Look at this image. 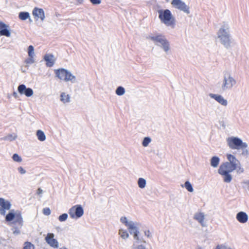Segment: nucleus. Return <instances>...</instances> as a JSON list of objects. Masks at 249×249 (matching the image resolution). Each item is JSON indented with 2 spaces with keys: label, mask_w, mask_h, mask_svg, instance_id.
Masks as SVG:
<instances>
[{
  "label": "nucleus",
  "mask_w": 249,
  "mask_h": 249,
  "mask_svg": "<svg viewBox=\"0 0 249 249\" xmlns=\"http://www.w3.org/2000/svg\"><path fill=\"white\" fill-rule=\"evenodd\" d=\"M5 220L8 222H11L13 233H20V229L23 226V221L20 211H17L15 212L14 210H11L5 217Z\"/></svg>",
  "instance_id": "f257e3e1"
},
{
  "label": "nucleus",
  "mask_w": 249,
  "mask_h": 249,
  "mask_svg": "<svg viewBox=\"0 0 249 249\" xmlns=\"http://www.w3.org/2000/svg\"><path fill=\"white\" fill-rule=\"evenodd\" d=\"M120 221L127 227L130 233H140V228L143 229L141 231L143 232L144 233H150L149 230L143 226L140 223L131 220L129 221L125 216L121 217Z\"/></svg>",
  "instance_id": "f03ea898"
},
{
  "label": "nucleus",
  "mask_w": 249,
  "mask_h": 249,
  "mask_svg": "<svg viewBox=\"0 0 249 249\" xmlns=\"http://www.w3.org/2000/svg\"><path fill=\"white\" fill-rule=\"evenodd\" d=\"M146 38L152 41L156 45L160 47L166 53L170 49V42L162 34H150L146 36Z\"/></svg>",
  "instance_id": "7ed1b4c3"
},
{
  "label": "nucleus",
  "mask_w": 249,
  "mask_h": 249,
  "mask_svg": "<svg viewBox=\"0 0 249 249\" xmlns=\"http://www.w3.org/2000/svg\"><path fill=\"white\" fill-rule=\"evenodd\" d=\"M229 29V25L226 23H224L217 33L218 37L220 39L221 44L226 49H229L231 47V44Z\"/></svg>",
  "instance_id": "20e7f679"
},
{
  "label": "nucleus",
  "mask_w": 249,
  "mask_h": 249,
  "mask_svg": "<svg viewBox=\"0 0 249 249\" xmlns=\"http://www.w3.org/2000/svg\"><path fill=\"white\" fill-rule=\"evenodd\" d=\"M158 12L159 13V18L161 22L167 26H170L172 28H175L176 20L169 10H159L158 11Z\"/></svg>",
  "instance_id": "39448f33"
},
{
  "label": "nucleus",
  "mask_w": 249,
  "mask_h": 249,
  "mask_svg": "<svg viewBox=\"0 0 249 249\" xmlns=\"http://www.w3.org/2000/svg\"><path fill=\"white\" fill-rule=\"evenodd\" d=\"M54 72L56 76L60 80L66 82L71 81L72 83L76 82V77L67 70L64 68L59 69L55 70Z\"/></svg>",
  "instance_id": "423d86ee"
},
{
  "label": "nucleus",
  "mask_w": 249,
  "mask_h": 249,
  "mask_svg": "<svg viewBox=\"0 0 249 249\" xmlns=\"http://www.w3.org/2000/svg\"><path fill=\"white\" fill-rule=\"evenodd\" d=\"M229 147L231 149H240L241 147L247 148L248 144L243 142L242 140L235 137H229L227 140Z\"/></svg>",
  "instance_id": "0eeeda50"
},
{
  "label": "nucleus",
  "mask_w": 249,
  "mask_h": 249,
  "mask_svg": "<svg viewBox=\"0 0 249 249\" xmlns=\"http://www.w3.org/2000/svg\"><path fill=\"white\" fill-rule=\"evenodd\" d=\"M236 84V81L230 74L224 75L221 89L222 91L231 89Z\"/></svg>",
  "instance_id": "6e6552de"
},
{
  "label": "nucleus",
  "mask_w": 249,
  "mask_h": 249,
  "mask_svg": "<svg viewBox=\"0 0 249 249\" xmlns=\"http://www.w3.org/2000/svg\"><path fill=\"white\" fill-rule=\"evenodd\" d=\"M69 213L72 218H79L84 214V209L80 205H76L69 209Z\"/></svg>",
  "instance_id": "1a4fd4ad"
},
{
  "label": "nucleus",
  "mask_w": 249,
  "mask_h": 249,
  "mask_svg": "<svg viewBox=\"0 0 249 249\" xmlns=\"http://www.w3.org/2000/svg\"><path fill=\"white\" fill-rule=\"evenodd\" d=\"M171 4L177 9L183 11L187 14L190 13V8L181 0H173Z\"/></svg>",
  "instance_id": "9d476101"
},
{
  "label": "nucleus",
  "mask_w": 249,
  "mask_h": 249,
  "mask_svg": "<svg viewBox=\"0 0 249 249\" xmlns=\"http://www.w3.org/2000/svg\"><path fill=\"white\" fill-rule=\"evenodd\" d=\"M18 90L20 94L25 95L27 97H31L34 93L33 90L30 88H27L24 84L19 85Z\"/></svg>",
  "instance_id": "9b49d317"
},
{
  "label": "nucleus",
  "mask_w": 249,
  "mask_h": 249,
  "mask_svg": "<svg viewBox=\"0 0 249 249\" xmlns=\"http://www.w3.org/2000/svg\"><path fill=\"white\" fill-rule=\"evenodd\" d=\"M2 36L10 37L11 33L9 26L0 21V36Z\"/></svg>",
  "instance_id": "f8f14e48"
},
{
  "label": "nucleus",
  "mask_w": 249,
  "mask_h": 249,
  "mask_svg": "<svg viewBox=\"0 0 249 249\" xmlns=\"http://www.w3.org/2000/svg\"><path fill=\"white\" fill-rule=\"evenodd\" d=\"M209 96L215 100L218 103L223 106H227L228 105V102L227 100L224 99L223 97L221 95L210 93Z\"/></svg>",
  "instance_id": "ddd939ff"
},
{
  "label": "nucleus",
  "mask_w": 249,
  "mask_h": 249,
  "mask_svg": "<svg viewBox=\"0 0 249 249\" xmlns=\"http://www.w3.org/2000/svg\"><path fill=\"white\" fill-rule=\"evenodd\" d=\"M227 158L228 160V163L230 164L232 167H234L235 168H237L238 165H240V161L236 158V157L230 154H228L227 155Z\"/></svg>",
  "instance_id": "4468645a"
},
{
  "label": "nucleus",
  "mask_w": 249,
  "mask_h": 249,
  "mask_svg": "<svg viewBox=\"0 0 249 249\" xmlns=\"http://www.w3.org/2000/svg\"><path fill=\"white\" fill-rule=\"evenodd\" d=\"M43 59L46 62V65L48 67H52L54 64L55 60L52 54H46Z\"/></svg>",
  "instance_id": "2eb2a0df"
},
{
  "label": "nucleus",
  "mask_w": 249,
  "mask_h": 249,
  "mask_svg": "<svg viewBox=\"0 0 249 249\" xmlns=\"http://www.w3.org/2000/svg\"><path fill=\"white\" fill-rule=\"evenodd\" d=\"M236 169V168L232 167L231 165L228 163V161H226L220 165L218 170L220 171H226L228 172V173H231Z\"/></svg>",
  "instance_id": "dca6fc26"
},
{
  "label": "nucleus",
  "mask_w": 249,
  "mask_h": 249,
  "mask_svg": "<svg viewBox=\"0 0 249 249\" xmlns=\"http://www.w3.org/2000/svg\"><path fill=\"white\" fill-rule=\"evenodd\" d=\"M46 241L51 247L57 248L58 247V243L57 240L54 238L53 234H47L45 238Z\"/></svg>",
  "instance_id": "f3484780"
},
{
  "label": "nucleus",
  "mask_w": 249,
  "mask_h": 249,
  "mask_svg": "<svg viewBox=\"0 0 249 249\" xmlns=\"http://www.w3.org/2000/svg\"><path fill=\"white\" fill-rule=\"evenodd\" d=\"M33 15L35 18H37V19L39 18L43 21L45 18V14L43 10L41 8L35 7L33 11Z\"/></svg>",
  "instance_id": "a211bd4d"
},
{
  "label": "nucleus",
  "mask_w": 249,
  "mask_h": 249,
  "mask_svg": "<svg viewBox=\"0 0 249 249\" xmlns=\"http://www.w3.org/2000/svg\"><path fill=\"white\" fill-rule=\"evenodd\" d=\"M236 218L240 223H245L248 220V215L245 212H240L237 213Z\"/></svg>",
  "instance_id": "6ab92c4d"
},
{
  "label": "nucleus",
  "mask_w": 249,
  "mask_h": 249,
  "mask_svg": "<svg viewBox=\"0 0 249 249\" xmlns=\"http://www.w3.org/2000/svg\"><path fill=\"white\" fill-rule=\"evenodd\" d=\"M219 174L223 177V179L224 182L226 183H230L232 180V176L230 174V173H228L226 171H220L218 170Z\"/></svg>",
  "instance_id": "aec40b11"
},
{
  "label": "nucleus",
  "mask_w": 249,
  "mask_h": 249,
  "mask_svg": "<svg viewBox=\"0 0 249 249\" xmlns=\"http://www.w3.org/2000/svg\"><path fill=\"white\" fill-rule=\"evenodd\" d=\"M0 206L1 208L9 210L10 209L11 204L9 201L5 200L3 198H0Z\"/></svg>",
  "instance_id": "412c9836"
},
{
  "label": "nucleus",
  "mask_w": 249,
  "mask_h": 249,
  "mask_svg": "<svg viewBox=\"0 0 249 249\" xmlns=\"http://www.w3.org/2000/svg\"><path fill=\"white\" fill-rule=\"evenodd\" d=\"M220 162V159L217 156H213L211 159V165L216 168L218 166Z\"/></svg>",
  "instance_id": "4be33fe9"
},
{
  "label": "nucleus",
  "mask_w": 249,
  "mask_h": 249,
  "mask_svg": "<svg viewBox=\"0 0 249 249\" xmlns=\"http://www.w3.org/2000/svg\"><path fill=\"white\" fill-rule=\"evenodd\" d=\"M17 138V135L16 134H10L7 136L0 138L1 140L7 141L9 142L13 141L16 140Z\"/></svg>",
  "instance_id": "5701e85b"
},
{
  "label": "nucleus",
  "mask_w": 249,
  "mask_h": 249,
  "mask_svg": "<svg viewBox=\"0 0 249 249\" xmlns=\"http://www.w3.org/2000/svg\"><path fill=\"white\" fill-rule=\"evenodd\" d=\"M60 100L64 103H69L70 102V97L68 94H66L63 92L60 95Z\"/></svg>",
  "instance_id": "b1692460"
},
{
  "label": "nucleus",
  "mask_w": 249,
  "mask_h": 249,
  "mask_svg": "<svg viewBox=\"0 0 249 249\" xmlns=\"http://www.w3.org/2000/svg\"><path fill=\"white\" fill-rule=\"evenodd\" d=\"M36 136L37 139L40 141L43 142L46 140V136L44 133L41 130H38L36 131Z\"/></svg>",
  "instance_id": "393cba45"
},
{
  "label": "nucleus",
  "mask_w": 249,
  "mask_h": 249,
  "mask_svg": "<svg viewBox=\"0 0 249 249\" xmlns=\"http://www.w3.org/2000/svg\"><path fill=\"white\" fill-rule=\"evenodd\" d=\"M18 18L22 20H25L30 18V14L28 12H21L19 13Z\"/></svg>",
  "instance_id": "a878e982"
},
{
  "label": "nucleus",
  "mask_w": 249,
  "mask_h": 249,
  "mask_svg": "<svg viewBox=\"0 0 249 249\" xmlns=\"http://www.w3.org/2000/svg\"><path fill=\"white\" fill-rule=\"evenodd\" d=\"M146 180L143 178H139L138 181V184L140 188H143L146 185Z\"/></svg>",
  "instance_id": "bb28decb"
},
{
  "label": "nucleus",
  "mask_w": 249,
  "mask_h": 249,
  "mask_svg": "<svg viewBox=\"0 0 249 249\" xmlns=\"http://www.w3.org/2000/svg\"><path fill=\"white\" fill-rule=\"evenodd\" d=\"M194 218L200 223H202L204 219V216L202 213H199L195 215Z\"/></svg>",
  "instance_id": "cd10ccee"
},
{
  "label": "nucleus",
  "mask_w": 249,
  "mask_h": 249,
  "mask_svg": "<svg viewBox=\"0 0 249 249\" xmlns=\"http://www.w3.org/2000/svg\"><path fill=\"white\" fill-rule=\"evenodd\" d=\"M115 93L119 96L124 95L125 93L124 88L121 86L118 87L116 89Z\"/></svg>",
  "instance_id": "c85d7f7f"
},
{
  "label": "nucleus",
  "mask_w": 249,
  "mask_h": 249,
  "mask_svg": "<svg viewBox=\"0 0 249 249\" xmlns=\"http://www.w3.org/2000/svg\"><path fill=\"white\" fill-rule=\"evenodd\" d=\"M28 54L29 57H34L35 55L34 52V47L32 45H30L28 48Z\"/></svg>",
  "instance_id": "c756f323"
},
{
  "label": "nucleus",
  "mask_w": 249,
  "mask_h": 249,
  "mask_svg": "<svg viewBox=\"0 0 249 249\" xmlns=\"http://www.w3.org/2000/svg\"><path fill=\"white\" fill-rule=\"evenodd\" d=\"M184 187L187 191L193 192L194 191L193 186L189 181H186L184 183Z\"/></svg>",
  "instance_id": "7c9ffc66"
},
{
  "label": "nucleus",
  "mask_w": 249,
  "mask_h": 249,
  "mask_svg": "<svg viewBox=\"0 0 249 249\" xmlns=\"http://www.w3.org/2000/svg\"><path fill=\"white\" fill-rule=\"evenodd\" d=\"M35 246L29 242H26L24 243V247L23 249H34Z\"/></svg>",
  "instance_id": "2f4dec72"
},
{
  "label": "nucleus",
  "mask_w": 249,
  "mask_h": 249,
  "mask_svg": "<svg viewBox=\"0 0 249 249\" xmlns=\"http://www.w3.org/2000/svg\"><path fill=\"white\" fill-rule=\"evenodd\" d=\"M151 139L150 137H145L142 142V145L144 147H146L148 146L149 143L151 142Z\"/></svg>",
  "instance_id": "473e14b6"
},
{
  "label": "nucleus",
  "mask_w": 249,
  "mask_h": 249,
  "mask_svg": "<svg viewBox=\"0 0 249 249\" xmlns=\"http://www.w3.org/2000/svg\"><path fill=\"white\" fill-rule=\"evenodd\" d=\"M12 159L15 161L16 162H20L22 161L21 158L18 154H13Z\"/></svg>",
  "instance_id": "72a5a7b5"
},
{
  "label": "nucleus",
  "mask_w": 249,
  "mask_h": 249,
  "mask_svg": "<svg viewBox=\"0 0 249 249\" xmlns=\"http://www.w3.org/2000/svg\"><path fill=\"white\" fill-rule=\"evenodd\" d=\"M68 216V215L67 213H63L62 214L60 215L58 217V220L60 222L65 221L67 219Z\"/></svg>",
  "instance_id": "f704fd0d"
},
{
  "label": "nucleus",
  "mask_w": 249,
  "mask_h": 249,
  "mask_svg": "<svg viewBox=\"0 0 249 249\" xmlns=\"http://www.w3.org/2000/svg\"><path fill=\"white\" fill-rule=\"evenodd\" d=\"M35 62L34 57H29L25 60V63L27 64H32Z\"/></svg>",
  "instance_id": "c9c22d12"
},
{
  "label": "nucleus",
  "mask_w": 249,
  "mask_h": 249,
  "mask_svg": "<svg viewBox=\"0 0 249 249\" xmlns=\"http://www.w3.org/2000/svg\"><path fill=\"white\" fill-rule=\"evenodd\" d=\"M51 210L49 208H45L43 209V213L46 215H49L51 214Z\"/></svg>",
  "instance_id": "e433bc0d"
},
{
  "label": "nucleus",
  "mask_w": 249,
  "mask_h": 249,
  "mask_svg": "<svg viewBox=\"0 0 249 249\" xmlns=\"http://www.w3.org/2000/svg\"><path fill=\"white\" fill-rule=\"evenodd\" d=\"M240 149L242 150L241 153L242 155L247 156L249 155V151L247 148L241 147Z\"/></svg>",
  "instance_id": "4c0bfd02"
},
{
  "label": "nucleus",
  "mask_w": 249,
  "mask_h": 249,
  "mask_svg": "<svg viewBox=\"0 0 249 249\" xmlns=\"http://www.w3.org/2000/svg\"><path fill=\"white\" fill-rule=\"evenodd\" d=\"M236 172L237 174H240L241 173H243L244 171V170L243 169V168H242V167H241L240 165H238V167L237 168H236Z\"/></svg>",
  "instance_id": "58836bf2"
},
{
  "label": "nucleus",
  "mask_w": 249,
  "mask_h": 249,
  "mask_svg": "<svg viewBox=\"0 0 249 249\" xmlns=\"http://www.w3.org/2000/svg\"><path fill=\"white\" fill-rule=\"evenodd\" d=\"M89 1L93 5H98L101 3V0H89Z\"/></svg>",
  "instance_id": "ea45409f"
},
{
  "label": "nucleus",
  "mask_w": 249,
  "mask_h": 249,
  "mask_svg": "<svg viewBox=\"0 0 249 249\" xmlns=\"http://www.w3.org/2000/svg\"><path fill=\"white\" fill-rule=\"evenodd\" d=\"M18 172L21 174H24L26 173V171L25 169H24L22 167H19L18 169Z\"/></svg>",
  "instance_id": "a19ab883"
},
{
  "label": "nucleus",
  "mask_w": 249,
  "mask_h": 249,
  "mask_svg": "<svg viewBox=\"0 0 249 249\" xmlns=\"http://www.w3.org/2000/svg\"><path fill=\"white\" fill-rule=\"evenodd\" d=\"M0 214L2 215H4L5 214V209L0 208Z\"/></svg>",
  "instance_id": "79ce46f5"
},
{
  "label": "nucleus",
  "mask_w": 249,
  "mask_h": 249,
  "mask_svg": "<svg viewBox=\"0 0 249 249\" xmlns=\"http://www.w3.org/2000/svg\"><path fill=\"white\" fill-rule=\"evenodd\" d=\"M220 124L224 128H225L226 125L224 124V122L223 121H219Z\"/></svg>",
  "instance_id": "37998d69"
},
{
  "label": "nucleus",
  "mask_w": 249,
  "mask_h": 249,
  "mask_svg": "<svg viewBox=\"0 0 249 249\" xmlns=\"http://www.w3.org/2000/svg\"><path fill=\"white\" fill-rule=\"evenodd\" d=\"M42 193V190L40 188H38L37 190V194H41Z\"/></svg>",
  "instance_id": "c03bdc74"
},
{
  "label": "nucleus",
  "mask_w": 249,
  "mask_h": 249,
  "mask_svg": "<svg viewBox=\"0 0 249 249\" xmlns=\"http://www.w3.org/2000/svg\"><path fill=\"white\" fill-rule=\"evenodd\" d=\"M13 96L15 98H17L18 97V95L17 94V93L15 91H14L13 93Z\"/></svg>",
  "instance_id": "a18cd8bd"
},
{
  "label": "nucleus",
  "mask_w": 249,
  "mask_h": 249,
  "mask_svg": "<svg viewBox=\"0 0 249 249\" xmlns=\"http://www.w3.org/2000/svg\"><path fill=\"white\" fill-rule=\"evenodd\" d=\"M121 237L122 238H127L128 237V234H121Z\"/></svg>",
  "instance_id": "49530a36"
},
{
  "label": "nucleus",
  "mask_w": 249,
  "mask_h": 249,
  "mask_svg": "<svg viewBox=\"0 0 249 249\" xmlns=\"http://www.w3.org/2000/svg\"><path fill=\"white\" fill-rule=\"evenodd\" d=\"M76 1L79 4H82L83 3V0H76Z\"/></svg>",
  "instance_id": "de8ad7c7"
},
{
  "label": "nucleus",
  "mask_w": 249,
  "mask_h": 249,
  "mask_svg": "<svg viewBox=\"0 0 249 249\" xmlns=\"http://www.w3.org/2000/svg\"><path fill=\"white\" fill-rule=\"evenodd\" d=\"M137 235H138V234H134V238H135V239L137 238Z\"/></svg>",
  "instance_id": "09e8293b"
},
{
  "label": "nucleus",
  "mask_w": 249,
  "mask_h": 249,
  "mask_svg": "<svg viewBox=\"0 0 249 249\" xmlns=\"http://www.w3.org/2000/svg\"><path fill=\"white\" fill-rule=\"evenodd\" d=\"M123 233V234H124V233H127V232H126V231H125V232H124Z\"/></svg>",
  "instance_id": "8fccbe9b"
},
{
  "label": "nucleus",
  "mask_w": 249,
  "mask_h": 249,
  "mask_svg": "<svg viewBox=\"0 0 249 249\" xmlns=\"http://www.w3.org/2000/svg\"><path fill=\"white\" fill-rule=\"evenodd\" d=\"M29 20L31 22L32 21V20L30 18H29Z\"/></svg>",
  "instance_id": "3c124183"
},
{
  "label": "nucleus",
  "mask_w": 249,
  "mask_h": 249,
  "mask_svg": "<svg viewBox=\"0 0 249 249\" xmlns=\"http://www.w3.org/2000/svg\"><path fill=\"white\" fill-rule=\"evenodd\" d=\"M167 1H169V0H166Z\"/></svg>",
  "instance_id": "603ef678"
},
{
  "label": "nucleus",
  "mask_w": 249,
  "mask_h": 249,
  "mask_svg": "<svg viewBox=\"0 0 249 249\" xmlns=\"http://www.w3.org/2000/svg\"><path fill=\"white\" fill-rule=\"evenodd\" d=\"M248 184H249V181L248 182Z\"/></svg>",
  "instance_id": "864d4df0"
}]
</instances>
